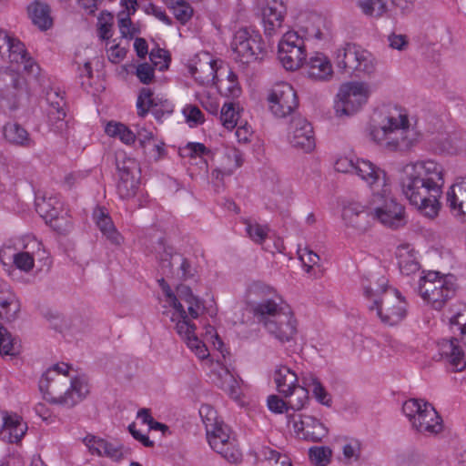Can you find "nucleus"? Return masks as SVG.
<instances>
[{
	"label": "nucleus",
	"mask_w": 466,
	"mask_h": 466,
	"mask_svg": "<svg viewBox=\"0 0 466 466\" xmlns=\"http://www.w3.org/2000/svg\"><path fill=\"white\" fill-rule=\"evenodd\" d=\"M443 185V168L433 160L408 164L402 169V192L425 216L432 218L438 214Z\"/></svg>",
	"instance_id": "f257e3e1"
},
{
	"label": "nucleus",
	"mask_w": 466,
	"mask_h": 466,
	"mask_svg": "<svg viewBox=\"0 0 466 466\" xmlns=\"http://www.w3.org/2000/svg\"><path fill=\"white\" fill-rule=\"evenodd\" d=\"M367 131L370 140L390 151L410 150L423 134L418 118H381L370 123Z\"/></svg>",
	"instance_id": "f03ea898"
},
{
	"label": "nucleus",
	"mask_w": 466,
	"mask_h": 466,
	"mask_svg": "<svg viewBox=\"0 0 466 466\" xmlns=\"http://www.w3.org/2000/svg\"><path fill=\"white\" fill-rule=\"evenodd\" d=\"M70 366L67 363L55 364L43 373L39 380V390L45 400L50 403L65 405L68 408L74 407L81 401L89 392L87 383L81 378L71 380V386L61 395L59 385L66 381H56V378L60 375H67Z\"/></svg>",
	"instance_id": "7ed1b4c3"
},
{
	"label": "nucleus",
	"mask_w": 466,
	"mask_h": 466,
	"mask_svg": "<svg viewBox=\"0 0 466 466\" xmlns=\"http://www.w3.org/2000/svg\"><path fill=\"white\" fill-rule=\"evenodd\" d=\"M29 91L25 79L14 69L0 68V108L3 114L25 106Z\"/></svg>",
	"instance_id": "20e7f679"
},
{
	"label": "nucleus",
	"mask_w": 466,
	"mask_h": 466,
	"mask_svg": "<svg viewBox=\"0 0 466 466\" xmlns=\"http://www.w3.org/2000/svg\"><path fill=\"white\" fill-rule=\"evenodd\" d=\"M372 198L370 205L373 206L374 216L382 225L397 229L403 227L407 220L404 207L394 198H390V188L385 176V186L370 188Z\"/></svg>",
	"instance_id": "39448f33"
},
{
	"label": "nucleus",
	"mask_w": 466,
	"mask_h": 466,
	"mask_svg": "<svg viewBox=\"0 0 466 466\" xmlns=\"http://www.w3.org/2000/svg\"><path fill=\"white\" fill-rule=\"evenodd\" d=\"M418 290L421 298L441 309L451 299L456 290L455 277L441 275L439 271H429L420 278Z\"/></svg>",
	"instance_id": "423d86ee"
},
{
	"label": "nucleus",
	"mask_w": 466,
	"mask_h": 466,
	"mask_svg": "<svg viewBox=\"0 0 466 466\" xmlns=\"http://www.w3.org/2000/svg\"><path fill=\"white\" fill-rule=\"evenodd\" d=\"M402 411L419 432L436 434L442 430V420L434 407L423 400L410 399L402 405Z\"/></svg>",
	"instance_id": "0eeeda50"
},
{
	"label": "nucleus",
	"mask_w": 466,
	"mask_h": 466,
	"mask_svg": "<svg viewBox=\"0 0 466 466\" xmlns=\"http://www.w3.org/2000/svg\"><path fill=\"white\" fill-rule=\"evenodd\" d=\"M370 94V86L367 82L349 81L343 83L337 94L335 103L337 114L340 116L358 114L367 104Z\"/></svg>",
	"instance_id": "6e6552de"
},
{
	"label": "nucleus",
	"mask_w": 466,
	"mask_h": 466,
	"mask_svg": "<svg viewBox=\"0 0 466 466\" xmlns=\"http://www.w3.org/2000/svg\"><path fill=\"white\" fill-rule=\"evenodd\" d=\"M369 309H375L377 316L384 324L394 326L406 318L407 302L398 289H391L382 299H375L369 306Z\"/></svg>",
	"instance_id": "1a4fd4ad"
},
{
	"label": "nucleus",
	"mask_w": 466,
	"mask_h": 466,
	"mask_svg": "<svg viewBox=\"0 0 466 466\" xmlns=\"http://www.w3.org/2000/svg\"><path fill=\"white\" fill-rule=\"evenodd\" d=\"M307 56L304 39L295 30L287 31L278 45V57L282 66L290 71L299 69Z\"/></svg>",
	"instance_id": "9d476101"
},
{
	"label": "nucleus",
	"mask_w": 466,
	"mask_h": 466,
	"mask_svg": "<svg viewBox=\"0 0 466 466\" xmlns=\"http://www.w3.org/2000/svg\"><path fill=\"white\" fill-rule=\"evenodd\" d=\"M334 168L338 172L358 175L370 188L385 186V171L369 160L358 159L354 162L348 157H340L335 162Z\"/></svg>",
	"instance_id": "9b49d317"
},
{
	"label": "nucleus",
	"mask_w": 466,
	"mask_h": 466,
	"mask_svg": "<svg viewBox=\"0 0 466 466\" xmlns=\"http://www.w3.org/2000/svg\"><path fill=\"white\" fill-rule=\"evenodd\" d=\"M231 49L235 59L248 64L258 59L262 52V37L260 34L251 28H240L233 35Z\"/></svg>",
	"instance_id": "f8f14e48"
},
{
	"label": "nucleus",
	"mask_w": 466,
	"mask_h": 466,
	"mask_svg": "<svg viewBox=\"0 0 466 466\" xmlns=\"http://www.w3.org/2000/svg\"><path fill=\"white\" fill-rule=\"evenodd\" d=\"M0 56L10 64L23 65L24 70L32 75L39 72L38 65L29 56L25 45L6 31H0Z\"/></svg>",
	"instance_id": "ddd939ff"
},
{
	"label": "nucleus",
	"mask_w": 466,
	"mask_h": 466,
	"mask_svg": "<svg viewBox=\"0 0 466 466\" xmlns=\"http://www.w3.org/2000/svg\"><path fill=\"white\" fill-rule=\"evenodd\" d=\"M268 111L275 116H289L297 113L299 101L296 91L288 83L273 86L267 97Z\"/></svg>",
	"instance_id": "4468645a"
},
{
	"label": "nucleus",
	"mask_w": 466,
	"mask_h": 466,
	"mask_svg": "<svg viewBox=\"0 0 466 466\" xmlns=\"http://www.w3.org/2000/svg\"><path fill=\"white\" fill-rule=\"evenodd\" d=\"M254 289L257 293L264 294L266 297L253 306L254 316L264 326L266 321L276 319L277 315L284 314L289 309L288 306H283L282 299L275 294L271 288L264 284H256Z\"/></svg>",
	"instance_id": "2eb2a0df"
},
{
	"label": "nucleus",
	"mask_w": 466,
	"mask_h": 466,
	"mask_svg": "<svg viewBox=\"0 0 466 466\" xmlns=\"http://www.w3.org/2000/svg\"><path fill=\"white\" fill-rule=\"evenodd\" d=\"M290 422L298 438L312 442H319L328 435V429L317 418L299 414L292 416Z\"/></svg>",
	"instance_id": "dca6fc26"
},
{
	"label": "nucleus",
	"mask_w": 466,
	"mask_h": 466,
	"mask_svg": "<svg viewBox=\"0 0 466 466\" xmlns=\"http://www.w3.org/2000/svg\"><path fill=\"white\" fill-rule=\"evenodd\" d=\"M187 69L197 82L208 86L215 83L219 67L209 53L203 52L189 60Z\"/></svg>",
	"instance_id": "f3484780"
},
{
	"label": "nucleus",
	"mask_w": 466,
	"mask_h": 466,
	"mask_svg": "<svg viewBox=\"0 0 466 466\" xmlns=\"http://www.w3.org/2000/svg\"><path fill=\"white\" fill-rule=\"evenodd\" d=\"M342 219L348 227H351L360 232L366 231L373 220L374 210L371 207L363 206L359 202L350 201L343 206Z\"/></svg>",
	"instance_id": "a211bd4d"
},
{
	"label": "nucleus",
	"mask_w": 466,
	"mask_h": 466,
	"mask_svg": "<svg viewBox=\"0 0 466 466\" xmlns=\"http://www.w3.org/2000/svg\"><path fill=\"white\" fill-rule=\"evenodd\" d=\"M288 130V138L292 147L305 152L315 147L313 127L307 118H290Z\"/></svg>",
	"instance_id": "6ab92c4d"
},
{
	"label": "nucleus",
	"mask_w": 466,
	"mask_h": 466,
	"mask_svg": "<svg viewBox=\"0 0 466 466\" xmlns=\"http://www.w3.org/2000/svg\"><path fill=\"white\" fill-rule=\"evenodd\" d=\"M287 14L283 0H268L261 7V19L264 33L268 36L275 35L282 27Z\"/></svg>",
	"instance_id": "aec40b11"
},
{
	"label": "nucleus",
	"mask_w": 466,
	"mask_h": 466,
	"mask_svg": "<svg viewBox=\"0 0 466 466\" xmlns=\"http://www.w3.org/2000/svg\"><path fill=\"white\" fill-rule=\"evenodd\" d=\"M265 329L280 343L294 341L298 333L297 320L289 309L277 315L276 319L266 321Z\"/></svg>",
	"instance_id": "412c9836"
},
{
	"label": "nucleus",
	"mask_w": 466,
	"mask_h": 466,
	"mask_svg": "<svg viewBox=\"0 0 466 466\" xmlns=\"http://www.w3.org/2000/svg\"><path fill=\"white\" fill-rule=\"evenodd\" d=\"M137 106L139 115L151 114L155 116H162L173 113V106L169 101L146 87L140 90Z\"/></svg>",
	"instance_id": "4be33fe9"
},
{
	"label": "nucleus",
	"mask_w": 466,
	"mask_h": 466,
	"mask_svg": "<svg viewBox=\"0 0 466 466\" xmlns=\"http://www.w3.org/2000/svg\"><path fill=\"white\" fill-rule=\"evenodd\" d=\"M176 309L178 319L176 324L177 333L187 343L188 348L195 351L199 359H205L208 353L205 344L195 334V325L188 319L187 313H182L179 308Z\"/></svg>",
	"instance_id": "5701e85b"
},
{
	"label": "nucleus",
	"mask_w": 466,
	"mask_h": 466,
	"mask_svg": "<svg viewBox=\"0 0 466 466\" xmlns=\"http://www.w3.org/2000/svg\"><path fill=\"white\" fill-rule=\"evenodd\" d=\"M366 50L360 45L346 43L336 49L334 53L335 64L339 69L344 72L356 74Z\"/></svg>",
	"instance_id": "b1692460"
},
{
	"label": "nucleus",
	"mask_w": 466,
	"mask_h": 466,
	"mask_svg": "<svg viewBox=\"0 0 466 466\" xmlns=\"http://www.w3.org/2000/svg\"><path fill=\"white\" fill-rule=\"evenodd\" d=\"M183 257L184 255L176 251L173 247L166 246L162 238L158 240L157 258L163 276L177 279Z\"/></svg>",
	"instance_id": "393cba45"
},
{
	"label": "nucleus",
	"mask_w": 466,
	"mask_h": 466,
	"mask_svg": "<svg viewBox=\"0 0 466 466\" xmlns=\"http://www.w3.org/2000/svg\"><path fill=\"white\" fill-rule=\"evenodd\" d=\"M27 431V425L16 413H3V424L0 430V439L9 443H17Z\"/></svg>",
	"instance_id": "a878e982"
},
{
	"label": "nucleus",
	"mask_w": 466,
	"mask_h": 466,
	"mask_svg": "<svg viewBox=\"0 0 466 466\" xmlns=\"http://www.w3.org/2000/svg\"><path fill=\"white\" fill-rule=\"evenodd\" d=\"M83 442L92 454L105 456L116 461L123 459V446L121 444H115L91 434L86 435L83 439Z\"/></svg>",
	"instance_id": "bb28decb"
},
{
	"label": "nucleus",
	"mask_w": 466,
	"mask_h": 466,
	"mask_svg": "<svg viewBox=\"0 0 466 466\" xmlns=\"http://www.w3.org/2000/svg\"><path fill=\"white\" fill-rule=\"evenodd\" d=\"M304 69L308 77L315 81H327L333 76V67L329 58L320 53L310 56Z\"/></svg>",
	"instance_id": "cd10ccee"
},
{
	"label": "nucleus",
	"mask_w": 466,
	"mask_h": 466,
	"mask_svg": "<svg viewBox=\"0 0 466 466\" xmlns=\"http://www.w3.org/2000/svg\"><path fill=\"white\" fill-rule=\"evenodd\" d=\"M219 93L227 97L238 98L242 93L236 74L227 67H219L215 83Z\"/></svg>",
	"instance_id": "c85d7f7f"
},
{
	"label": "nucleus",
	"mask_w": 466,
	"mask_h": 466,
	"mask_svg": "<svg viewBox=\"0 0 466 466\" xmlns=\"http://www.w3.org/2000/svg\"><path fill=\"white\" fill-rule=\"evenodd\" d=\"M20 301L5 283L0 282V319L15 320L20 311Z\"/></svg>",
	"instance_id": "c756f323"
},
{
	"label": "nucleus",
	"mask_w": 466,
	"mask_h": 466,
	"mask_svg": "<svg viewBox=\"0 0 466 466\" xmlns=\"http://www.w3.org/2000/svg\"><path fill=\"white\" fill-rule=\"evenodd\" d=\"M243 154L236 147H226L223 151L222 164L220 168L212 172L216 179L224 176H231L238 167L243 165Z\"/></svg>",
	"instance_id": "7c9ffc66"
},
{
	"label": "nucleus",
	"mask_w": 466,
	"mask_h": 466,
	"mask_svg": "<svg viewBox=\"0 0 466 466\" xmlns=\"http://www.w3.org/2000/svg\"><path fill=\"white\" fill-rule=\"evenodd\" d=\"M440 350L443 356L449 359L450 364L455 371H461L466 367L464 351L459 345V339L451 338L440 342Z\"/></svg>",
	"instance_id": "2f4dec72"
},
{
	"label": "nucleus",
	"mask_w": 466,
	"mask_h": 466,
	"mask_svg": "<svg viewBox=\"0 0 466 466\" xmlns=\"http://www.w3.org/2000/svg\"><path fill=\"white\" fill-rule=\"evenodd\" d=\"M94 218L96 223L103 233V235L106 238L111 244L118 246L122 243L123 238L120 233L116 230L114 226V223L109 217V215L105 211V209L98 208L94 211Z\"/></svg>",
	"instance_id": "473e14b6"
},
{
	"label": "nucleus",
	"mask_w": 466,
	"mask_h": 466,
	"mask_svg": "<svg viewBox=\"0 0 466 466\" xmlns=\"http://www.w3.org/2000/svg\"><path fill=\"white\" fill-rule=\"evenodd\" d=\"M447 204L459 215H466V182L454 183L447 192Z\"/></svg>",
	"instance_id": "72a5a7b5"
},
{
	"label": "nucleus",
	"mask_w": 466,
	"mask_h": 466,
	"mask_svg": "<svg viewBox=\"0 0 466 466\" xmlns=\"http://www.w3.org/2000/svg\"><path fill=\"white\" fill-rule=\"evenodd\" d=\"M5 139L15 146L29 147L31 139L28 132L16 122H8L3 127Z\"/></svg>",
	"instance_id": "f704fd0d"
},
{
	"label": "nucleus",
	"mask_w": 466,
	"mask_h": 466,
	"mask_svg": "<svg viewBox=\"0 0 466 466\" xmlns=\"http://www.w3.org/2000/svg\"><path fill=\"white\" fill-rule=\"evenodd\" d=\"M355 4L363 15L371 19H380L389 11L387 0H355Z\"/></svg>",
	"instance_id": "c9c22d12"
},
{
	"label": "nucleus",
	"mask_w": 466,
	"mask_h": 466,
	"mask_svg": "<svg viewBox=\"0 0 466 466\" xmlns=\"http://www.w3.org/2000/svg\"><path fill=\"white\" fill-rule=\"evenodd\" d=\"M274 380L279 392L287 396V392H290L297 385L298 377L289 367L279 366L275 370Z\"/></svg>",
	"instance_id": "e433bc0d"
},
{
	"label": "nucleus",
	"mask_w": 466,
	"mask_h": 466,
	"mask_svg": "<svg viewBox=\"0 0 466 466\" xmlns=\"http://www.w3.org/2000/svg\"><path fill=\"white\" fill-rule=\"evenodd\" d=\"M28 15L33 23L40 29H47L52 25L49 6L40 1H35L28 6Z\"/></svg>",
	"instance_id": "4c0bfd02"
},
{
	"label": "nucleus",
	"mask_w": 466,
	"mask_h": 466,
	"mask_svg": "<svg viewBox=\"0 0 466 466\" xmlns=\"http://www.w3.org/2000/svg\"><path fill=\"white\" fill-rule=\"evenodd\" d=\"M176 290L177 300L179 301L180 299L187 303L188 314L192 319H198L202 301L192 293L191 289L187 285L180 284L177 287Z\"/></svg>",
	"instance_id": "58836bf2"
},
{
	"label": "nucleus",
	"mask_w": 466,
	"mask_h": 466,
	"mask_svg": "<svg viewBox=\"0 0 466 466\" xmlns=\"http://www.w3.org/2000/svg\"><path fill=\"white\" fill-rule=\"evenodd\" d=\"M54 204L59 203L51 198L48 199L43 198L40 201L37 200L35 202L36 211L43 218L49 220L52 227L56 229H60V227L57 225L60 208L55 207Z\"/></svg>",
	"instance_id": "ea45409f"
},
{
	"label": "nucleus",
	"mask_w": 466,
	"mask_h": 466,
	"mask_svg": "<svg viewBox=\"0 0 466 466\" xmlns=\"http://www.w3.org/2000/svg\"><path fill=\"white\" fill-rule=\"evenodd\" d=\"M207 438L210 447L215 451L223 450V446L228 443V441L235 439V437L231 436L230 428L224 422L220 423L212 432L208 431Z\"/></svg>",
	"instance_id": "a19ab883"
},
{
	"label": "nucleus",
	"mask_w": 466,
	"mask_h": 466,
	"mask_svg": "<svg viewBox=\"0 0 466 466\" xmlns=\"http://www.w3.org/2000/svg\"><path fill=\"white\" fill-rule=\"evenodd\" d=\"M46 104L48 115H62L66 116L68 113L66 104L58 88H50L46 91Z\"/></svg>",
	"instance_id": "79ce46f5"
},
{
	"label": "nucleus",
	"mask_w": 466,
	"mask_h": 466,
	"mask_svg": "<svg viewBox=\"0 0 466 466\" xmlns=\"http://www.w3.org/2000/svg\"><path fill=\"white\" fill-rule=\"evenodd\" d=\"M217 384L221 390L228 393L230 398L237 400L239 397V381L228 369L218 373V382Z\"/></svg>",
	"instance_id": "37998d69"
},
{
	"label": "nucleus",
	"mask_w": 466,
	"mask_h": 466,
	"mask_svg": "<svg viewBox=\"0 0 466 466\" xmlns=\"http://www.w3.org/2000/svg\"><path fill=\"white\" fill-rule=\"evenodd\" d=\"M105 131L109 137H118L126 145H131L136 141V133L120 122H108Z\"/></svg>",
	"instance_id": "c03bdc74"
},
{
	"label": "nucleus",
	"mask_w": 466,
	"mask_h": 466,
	"mask_svg": "<svg viewBox=\"0 0 466 466\" xmlns=\"http://www.w3.org/2000/svg\"><path fill=\"white\" fill-rule=\"evenodd\" d=\"M260 456L262 457L260 466H292L287 455L280 454L268 447L262 448Z\"/></svg>",
	"instance_id": "a18cd8bd"
},
{
	"label": "nucleus",
	"mask_w": 466,
	"mask_h": 466,
	"mask_svg": "<svg viewBox=\"0 0 466 466\" xmlns=\"http://www.w3.org/2000/svg\"><path fill=\"white\" fill-rule=\"evenodd\" d=\"M113 15L108 12H101L97 18L98 36L105 42V46L109 45L113 35Z\"/></svg>",
	"instance_id": "49530a36"
},
{
	"label": "nucleus",
	"mask_w": 466,
	"mask_h": 466,
	"mask_svg": "<svg viewBox=\"0 0 466 466\" xmlns=\"http://www.w3.org/2000/svg\"><path fill=\"white\" fill-rule=\"evenodd\" d=\"M139 186L138 177H128L124 175V177H119L116 189L119 197L123 199H128L133 198Z\"/></svg>",
	"instance_id": "de8ad7c7"
},
{
	"label": "nucleus",
	"mask_w": 466,
	"mask_h": 466,
	"mask_svg": "<svg viewBox=\"0 0 466 466\" xmlns=\"http://www.w3.org/2000/svg\"><path fill=\"white\" fill-rule=\"evenodd\" d=\"M284 397L289 398L288 403L290 409L299 410L309 400V389L297 384L294 390H290V392H287V396Z\"/></svg>",
	"instance_id": "09e8293b"
},
{
	"label": "nucleus",
	"mask_w": 466,
	"mask_h": 466,
	"mask_svg": "<svg viewBox=\"0 0 466 466\" xmlns=\"http://www.w3.org/2000/svg\"><path fill=\"white\" fill-rule=\"evenodd\" d=\"M387 279L384 277H381L377 279L376 283L372 285L371 283L366 284L364 279L362 280V288L364 291V296L371 301V304L374 302L375 299H382L380 298L381 294H387Z\"/></svg>",
	"instance_id": "8fccbe9b"
},
{
	"label": "nucleus",
	"mask_w": 466,
	"mask_h": 466,
	"mask_svg": "<svg viewBox=\"0 0 466 466\" xmlns=\"http://www.w3.org/2000/svg\"><path fill=\"white\" fill-rule=\"evenodd\" d=\"M374 113L380 116H408L407 110L398 103L382 101L378 104Z\"/></svg>",
	"instance_id": "3c124183"
},
{
	"label": "nucleus",
	"mask_w": 466,
	"mask_h": 466,
	"mask_svg": "<svg viewBox=\"0 0 466 466\" xmlns=\"http://www.w3.org/2000/svg\"><path fill=\"white\" fill-rule=\"evenodd\" d=\"M198 412L205 425L206 433H208V431H212L223 422L218 420L217 410L209 404L201 405Z\"/></svg>",
	"instance_id": "603ef678"
},
{
	"label": "nucleus",
	"mask_w": 466,
	"mask_h": 466,
	"mask_svg": "<svg viewBox=\"0 0 466 466\" xmlns=\"http://www.w3.org/2000/svg\"><path fill=\"white\" fill-rule=\"evenodd\" d=\"M442 149L451 155L466 152V135H450L445 139Z\"/></svg>",
	"instance_id": "864d4df0"
},
{
	"label": "nucleus",
	"mask_w": 466,
	"mask_h": 466,
	"mask_svg": "<svg viewBox=\"0 0 466 466\" xmlns=\"http://www.w3.org/2000/svg\"><path fill=\"white\" fill-rule=\"evenodd\" d=\"M309 380H310V382L307 383L306 379H305L304 384L308 387H311V391H312L314 397L316 398V400L322 405H325L328 407L330 406L331 405V398H330L329 394L327 392V390H325V388L322 386V384L319 382V380L313 376H310Z\"/></svg>",
	"instance_id": "5fc2aeb1"
},
{
	"label": "nucleus",
	"mask_w": 466,
	"mask_h": 466,
	"mask_svg": "<svg viewBox=\"0 0 466 466\" xmlns=\"http://www.w3.org/2000/svg\"><path fill=\"white\" fill-rule=\"evenodd\" d=\"M332 455L331 450L327 446L311 447L309 450L310 461L317 466H327Z\"/></svg>",
	"instance_id": "6e6d98bb"
},
{
	"label": "nucleus",
	"mask_w": 466,
	"mask_h": 466,
	"mask_svg": "<svg viewBox=\"0 0 466 466\" xmlns=\"http://www.w3.org/2000/svg\"><path fill=\"white\" fill-rule=\"evenodd\" d=\"M217 452L231 463H238L242 459V453L238 447L236 439L228 441V443L224 444L223 450H218Z\"/></svg>",
	"instance_id": "4d7b16f0"
},
{
	"label": "nucleus",
	"mask_w": 466,
	"mask_h": 466,
	"mask_svg": "<svg viewBox=\"0 0 466 466\" xmlns=\"http://www.w3.org/2000/svg\"><path fill=\"white\" fill-rule=\"evenodd\" d=\"M16 341L10 332L0 323V354L15 355Z\"/></svg>",
	"instance_id": "13d9d810"
},
{
	"label": "nucleus",
	"mask_w": 466,
	"mask_h": 466,
	"mask_svg": "<svg viewBox=\"0 0 466 466\" xmlns=\"http://www.w3.org/2000/svg\"><path fill=\"white\" fill-rule=\"evenodd\" d=\"M377 66L378 61L375 56L369 50H366L356 75H363L367 76H373L377 71Z\"/></svg>",
	"instance_id": "bf43d9fd"
},
{
	"label": "nucleus",
	"mask_w": 466,
	"mask_h": 466,
	"mask_svg": "<svg viewBox=\"0 0 466 466\" xmlns=\"http://www.w3.org/2000/svg\"><path fill=\"white\" fill-rule=\"evenodd\" d=\"M116 164L119 177H124V175H127V177H138L139 167L135 159L124 157L122 160H119L116 158Z\"/></svg>",
	"instance_id": "052dcab7"
},
{
	"label": "nucleus",
	"mask_w": 466,
	"mask_h": 466,
	"mask_svg": "<svg viewBox=\"0 0 466 466\" xmlns=\"http://www.w3.org/2000/svg\"><path fill=\"white\" fill-rule=\"evenodd\" d=\"M172 9L176 18L186 24L193 15L192 7L184 0H172Z\"/></svg>",
	"instance_id": "680f3d73"
},
{
	"label": "nucleus",
	"mask_w": 466,
	"mask_h": 466,
	"mask_svg": "<svg viewBox=\"0 0 466 466\" xmlns=\"http://www.w3.org/2000/svg\"><path fill=\"white\" fill-rule=\"evenodd\" d=\"M210 150L202 143L188 142L185 147L179 148V154L182 157L194 158L208 154Z\"/></svg>",
	"instance_id": "e2e57ef3"
},
{
	"label": "nucleus",
	"mask_w": 466,
	"mask_h": 466,
	"mask_svg": "<svg viewBox=\"0 0 466 466\" xmlns=\"http://www.w3.org/2000/svg\"><path fill=\"white\" fill-rule=\"evenodd\" d=\"M130 16L128 14H117L119 32L125 38H132L138 33V29L131 22Z\"/></svg>",
	"instance_id": "0e129e2a"
},
{
	"label": "nucleus",
	"mask_w": 466,
	"mask_h": 466,
	"mask_svg": "<svg viewBox=\"0 0 466 466\" xmlns=\"http://www.w3.org/2000/svg\"><path fill=\"white\" fill-rule=\"evenodd\" d=\"M165 143L160 141L156 137V140L151 142V145L147 147L146 151H143L145 156L148 157L150 159L154 161L160 160L167 153L165 148Z\"/></svg>",
	"instance_id": "69168bd1"
},
{
	"label": "nucleus",
	"mask_w": 466,
	"mask_h": 466,
	"mask_svg": "<svg viewBox=\"0 0 466 466\" xmlns=\"http://www.w3.org/2000/svg\"><path fill=\"white\" fill-rule=\"evenodd\" d=\"M136 140L138 142V147L143 151L147 150V147L151 145L153 140H156V136L153 131L147 129L145 127H137Z\"/></svg>",
	"instance_id": "338daca9"
},
{
	"label": "nucleus",
	"mask_w": 466,
	"mask_h": 466,
	"mask_svg": "<svg viewBox=\"0 0 466 466\" xmlns=\"http://www.w3.org/2000/svg\"><path fill=\"white\" fill-rule=\"evenodd\" d=\"M246 231L249 238L257 243H262L268 235L267 228L257 223L252 224L250 222H247Z\"/></svg>",
	"instance_id": "774afa93"
}]
</instances>
